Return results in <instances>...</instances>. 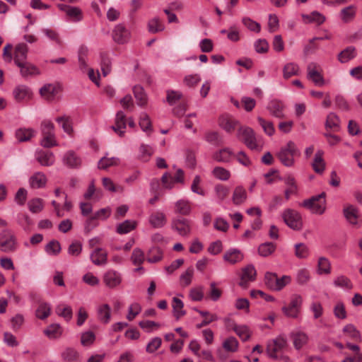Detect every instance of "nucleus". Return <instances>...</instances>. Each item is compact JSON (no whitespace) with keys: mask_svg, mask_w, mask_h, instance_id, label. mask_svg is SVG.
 Segmentation results:
<instances>
[{"mask_svg":"<svg viewBox=\"0 0 362 362\" xmlns=\"http://www.w3.org/2000/svg\"><path fill=\"white\" fill-rule=\"evenodd\" d=\"M148 28L150 33H156L163 31L165 29V26L158 18H153L149 21Z\"/></svg>","mask_w":362,"mask_h":362,"instance_id":"603ef678","label":"nucleus"},{"mask_svg":"<svg viewBox=\"0 0 362 362\" xmlns=\"http://www.w3.org/2000/svg\"><path fill=\"white\" fill-rule=\"evenodd\" d=\"M322 156H323L322 151H318L315 154V158H314V160H313L312 165H313V170L317 173H322L325 170V163L324 162Z\"/></svg>","mask_w":362,"mask_h":362,"instance_id":"4c0bfd02","label":"nucleus"},{"mask_svg":"<svg viewBox=\"0 0 362 362\" xmlns=\"http://www.w3.org/2000/svg\"><path fill=\"white\" fill-rule=\"evenodd\" d=\"M284 223L291 229L300 230L303 228V221L300 214L292 209H286L281 214Z\"/></svg>","mask_w":362,"mask_h":362,"instance_id":"39448f33","label":"nucleus"},{"mask_svg":"<svg viewBox=\"0 0 362 362\" xmlns=\"http://www.w3.org/2000/svg\"><path fill=\"white\" fill-rule=\"evenodd\" d=\"M13 96L18 103L28 101L33 98V91L25 85H18L13 90Z\"/></svg>","mask_w":362,"mask_h":362,"instance_id":"1a4fd4ad","label":"nucleus"},{"mask_svg":"<svg viewBox=\"0 0 362 362\" xmlns=\"http://www.w3.org/2000/svg\"><path fill=\"white\" fill-rule=\"evenodd\" d=\"M282 71L284 78L288 79L292 76L299 75L300 67L294 62H288L284 66Z\"/></svg>","mask_w":362,"mask_h":362,"instance_id":"c756f323","label":"nucleus"},{"mask_svg":"<svg viewBox=\"0 0 362 362\" xmlns=\"http://www.w3.org/2000/svg\"><path fill=\"white\" fill-rule=\"evenodd\" d=\"M237 137L251 150L260 151L262 149V144L259 138L256 136L254 130L249 127H240L238 129Z\"/></svg>","mask_w":362,"mask_h":362,"instance_id":"f03ea898","label":"nucleus"},{"mask_svg":"<svg viewBox=\"0 0 362 362\" xmlns=\"http://www.w3.org/2000/svg\"><path fill=\"white\" fill-rule=\"evenodd\" d=\"M256 276V270L253 265H247L243 269L240 286L245 288L249 281H254Z\"/></svg>","mask_w":362,"mask_h":362,"instance_id":"412c9836","label":"nucleus"},{"mask_svg":"<svg viewBox=\"0 0 362 362\" xmlns=\"http://www.w3.org/2000/svg\"><path fill=\"white\" fill-rule=\"evenodd\" d=\"M301 17L305 23H315L321 25L325 21V16L318 11H313L310 14H301Z\"/></svg>","mask_w":362,"mask_h":362,"instance_id":"a878e982","label":"nucleus"},{"mask_svg":"<svg viewBox=\"0 0 362 362\" xmlns=\"http://www.w3.org/2000/svg\"><path fill=\"white\" fill-rule=\"evenodd\" d=\"M339 125V117L333 112L329 113L327 117V120L325 123L326 128L336 131L338 129Z\"/></svg>","mask_w":362,"mask_h":362,"instance_id":"5fc2aeb1","label":"nucleus"},{"mask_svg":"<svg viewBox=\"0 0 362 362\" xmlns=\"http://www.w3.org/2000/svg\"><path fill=\"white\" fill-rule=\"evenodd\" d=\"M17 248L15 236L9 230H4L0 233V250L4 252H13Z\"/></svg>","mask_w":362,"mask_h":362,"instance_id":"0eeeda50","label":"nucleus"},{"mask_svg":"<svg viewBox=\"0 0 362 362\" xmlns=\"http://www.w3.org/2000/svg\"><path fill=\"white\" fill-rule=\"evenodd\" d=\"M284 107V104L278 100H271L267 106V109L272 116L280 119L285 117Z\"/></svg>","mask_w":362,"mask_h":362,"instance_id":"f3484780","label":"nucleus"},{"mask_svg":"<svg viewBox=\"0 0 362 362\" xmlns=\"http://www.w3.org/2000/svg\"><path fill=\"white\" fill-rule=\"evenodd\" d=\"M29 210L34 214L39 213L43 209L42 199L35 198L30 200L28 203Z\"/></svg>","mask_w":362,"mask_h":362,"instance_id":"052dcab7","label":"nucleus"},{"mask_svg":"<svg viewBox=\"0 0 362 362\" xmlns=\"http://www.w3.org/2000/svg\"><path fill=\"white\" fill-rule=\"evenodd\" d=\"M344 215L346 220L352 225H360V214L356 207L349 205L344 209Z\"/></svg>","mask_w":362,"mask_h":362,"instance_id":"aec40b11","label":"nucleus"},{"mask_svg":"<svg viewBox=\"0 0 362 362\" xmlns=\"http://www.w3.org/2000/svg\"><path fill=\"white\" fill-rule=\"evenodd\" d=\"M192 207L189 201L180 199L175 204V212L182 216H187L191 213Z\"/></svg>","mask_w":362,"mask_h":362,"instance_id":"cd10ccee","label":"nucleus"},{"mask_svg":"<svg viewBox=\"0 0 362 362\" xmlns=\"http://www.w3.org/2000/svg\"><path fill=\"white\" fill-rule=\"evenodd\" d=\"M36 131L32 128H20L16 131V137L20 142L29 141L36 135Z\"/></svg>","mask_w":362,"mask_h":362,"instance_id":"bb28decb","label":"nucleus"},{"mask_svg":"<svg viewBox=\"0 0 362 362\" xmlns=\"http://www.w3.org/2000/svg\"><path fill=\"white\" fill-rule=\"evenodd\" d=\"M153 153V150L150 146L145 144L141 145L139 148V158L142 161H148Z\"/></svg>","mask_w":362,"mask_h":362,"instance_id":"680f3d73","label":"nucleus"},{"mask_svg":"<svg viewBox=\"0 0 362 362\" xmlns=\"http://www.w3.org/2000/svg\"><path fill=\"white\" fill-rule=\"evenodd\" d=\"M310 279V274L308 269H301L296 274V281L300 285L307 284Z\"/></svg>","mask_w":362,"mask_h":362,"instance_id":"69168bd1","label":"nucleus"},{"mask_svg":"<svg viewBox=\"0 0 362 362\" xmlns=\"http://www.w3.org/2000/svg\"><path fill=\"white\" fill-rule=\"evenodd\" d=\"M119 164V158L116 157L107 158L106 156H103L98 163V168L107 169V168Z\"/></svg>","mask_w":362,"mask_h":362,"instance_id":"09e8293b","label":"nucleus"},{"mask_svg":"<svg viewBox=\"0 0 362 362\" xmlns=\"http://www.w3.org/2000/svg\"><path fill=\"white\" fill-rule=\"evenodd\" d=\"M356 13V7L354 5H350L342 8L339 13V17L344 23L351 22Z\"/></svg>","mask_w":362,"mask_h":362,"instance_id":"7c9ffc66","label":"nucleus"},{"mask_svg":"<svg viewBox=\"0 0 362 362\" xmlns=\"http://www.w3.org/2000/svg\"><path fill=\"white\" fill-rule=\"evenodd\" d=\"M127 126L126 115L123 111H118L116 114L115 117V125L112 126V129L119 134V136H122L124 134V129Z\"/></svg>","mask_w":362,"mask_h":362,"instance_id":"6ab92c4d","label":"nucleus"},{"mask_svg":"<svg viewBox=\"0 0 362 362\" xmlns=\"http://www.w3.org/2000/svg\"><path fill=\"white\" fill-rule=\"evenodd\" d=\"M28 47L25 43H20L15 47L14 52V62L17 66H21L24 62H26Z\"/></svg>","mask_w":362,"mask_h":362,"instance_id":"a211bd4d","label":"nucleus"},{"mask_svg":"<svg viewBox=\"0 0 362 362\" xmlns=\"http://www.w3.org/2000/svg\"><path fill=\"white\" fill-rule=\"evenodd\" d=\"M171 228L180 235L187 237L192 231V221L184 217H175L171 221Z\"/></svg>","mask_w":362,"mask_h":362,"instance_id":"6e6552de","label":"nucleus"},{"mask_svg":"<svg viewBox=\"0 0 362 362\" xmlns=\"http://www.w3.org/2000/svg\"><path fill=\"white\" fill-rule=\"evenodd\" d=\"M63 162L69 168H78L81 163V158L72 151H69L64 154Z\"/></svg>","mask_w":362,"mask_h":362,"instance_id":"c85d7f7f","label":"nucleus"},{"mask_svg":"<svg viewBox=\"0 0 362 362\" xmlns=\"http://www.w3.org/2000/svg\"><path fill=\"white\" fill-rule=\"evenodd\" d=\"M295 255L300 259L306 258L309 255V250L304 243H296L294 245Z\"/></svg>","mask_w":362,"mask_h":362,"instance_id":"e2e57ef3","label":"nucleus"},{"mask_svg":"<svg viewBox=\"0 0 362 362\" xmlns=\"http://www.w3.org/2000/svg\"><path fill=\"white\" fill-rule=\"evenodd\" d=\"M288 340L285 335L280 334L267 343L266 354L272 359L281 362H291L289 356L284 354L288 348Z\"/></svg>","mask_w":362,"mask_h":362,"instance_id":"f257e3e1","label":"nucleus"},{"mask_svg":"<svg viewBox=\"0 0 362 362\" xmlns=\"http://www.w3.org/2000/svg\"><path fill=\"white\" fill-rule=\"evenodd\" d=\"M205 139L207 142L219 146L223 144V139L217 132H209L205 134Z\"/></svg>","mask_w":362,"mask_h":362,"instance_id":"bf43d9fd","label":"nucleus"},{"mask_svg":"<svg viewBox=\"0 0 362 362\" xmlns=\"http://www.w3.org/2000/svg\"><path fill=\"white\" fill-rule=\"evenodd\" d=\"M112 38L118 44L127 43L130 38V32L123 24H118L112 31Z\"/></svg>","mask_w":362,"mask_h":362,"instance_id":"9d476101","label":"nucleus"},{"mask_svg":"<svg viewBox=\"0 0 362 362\" xmlns=\"http://www.w3.org/2000/svg\"><path fill=\"white\" fill-rule=\"evenodd\" d=\"M238 124V121L230 116H222L219 119V125L226 132H233Z\"/></svg>","mask_w":362,"mask_h":362,"instance_id":"393cba45","label":"nucleus"},{"mask_svg":"<svg viewBox=\"0 0 362 362\" xmlns=\"http://www.w3.org/2000/svg\"><path fill=\"white\" fill-rule=\"evenodd\" d=\"M55 120L62 126V128L64 132L69 135L71 134L73 132V127L71 119L69 117L64 115L57 117Z\"/></svg>","mask_w":362,"mask_h":362,"instance_id":"c03bdc74","label":"nucleus"},{"mask_svg":"<svg viewBox=\"0 0 362 362\" xmlns=\"http://www.w3.org/2000/svg\"><path fill=\"white\" fill-rule=\"evenodd\" d=\"M98 319L103 323L107 324L111 318V308L108 304H103L98 308Z\"/></svg>","mask_w":362,"mask_h":362,"instance_id":"c9c22d12","label":"nucleus"},{"mask_svg":"<svg viewBox=\"0 0 362 362\" xmlns=\"http://www.w3.org/2000/svg\"><path fill=\"white\" fill-rule=\"evenodd\" d=\"M235 153L230 148H223L213 154V158L220 163H228Z\"/></svg>","mask_w":362,"mask_h":362,"instance_id":"b1692460","label":"nucleus"},{"mask_svg":"<svg viewBox=\"0 0 362 362\" xmlns=\"http://www.w3.org/2000/svg\"><path fill=\"white\" fill-rule=\"evenodd\" d=\"M44 334L49 339H57L62 335V331L59 324H52L44 330Z\"/></svg>","mask_w":362,"mask_h":362,"instance_id":"79ce46f5","label":"nucleus"},{"mask_svg":"<svg viewBox=\"0 0 362 362\" xmlns=\"http://www.w3.org/2000/svg\"><path fill=\"white\" fill-rule=\"evenodd\" d=\"M122 280L121 274L113 269L107 270L103 276V282L110 288L118 286L121 284Z\"/></svg>","mask_w":362,"mask_h":362,"instance_id":"9b49d317","label":"nucleus"},{"mask_svg":"<svg viewBox=\"0 0 362 362\" xmlns=\"http://www.w3.org/2000/svg\"><path fill=\"white\" fill-rule=\"evenodd\" d=\"M59 91V86L58 85L47 83L40 89V94L46 100L52 101L54 99Z\"/></svg>","mask_w":362,"mask_h":362,"instance_id":"dca6fc26","label":"nucleus"},{"mask_svg":"<svg viewBox=\"0 0 362 362\" xmlns=\"http://www.w3.org/2000/svg\"><path fill=\"white\" fill-rule=\"evenodd\" d=\"M172 307L173 315L177 320H179L181 317L186 314L185 310L183 309V302L176 297L173 298Z\"/></svg>","mask_w":362,"mask_h":362,"instance_id":"ea45409f","label":"nucleus"},{"mask_svg":"<svg viewBox=\"0 0 362 362\" xmlns=\"http://www.w3.org/2000/svg\"><path fill=\"white\" fill-rule=\"evenodd\" d=\"M213 175L220 180L226 181L230 177V173L223 167H216L212 171Z\"/></svg>","mask_w":362,"mask_h":362,"instance_id":"13d9d810","label":"nucleus"},{"mask_svg":"<svg viewBox=\"0 0 362 362\" xmlns=\"http://www.w3.org/2000/svg\"><path fill=\"white\" fill-rule=\"evenodd\" d=\"M45 251L49 255H57L61 251V246L58 241H50L45 246Z\"/></svg>","mask_w":362,"mask_h":362,"instance_id":"774afa93","label":"nucleus"},{"mask_svg":"<svg viewBox=\"0 0 362 362\" xmlns=\"http://www.w3.org/2000/svg\"><path fill=\"white\" fill-rule=\"evenodd\" d=\"M20 68L21 74L23 77H28L31 76H36L40 74L39 69L33 64L24 62L21 66H18Z\"/></svg>","mask_w":362,"mask_h":362,"instance_id":"f704fd0d","label":"nucleus"},{"mask_svg":"<svg viewBox=\"0 0 362 362\" xmlns=\"http://www.w3.org/2000/svg\"><path fill=\"white\" fill-rule=\"evenodd\" d=\"M78 357V353L73 348H66L62 353V358L66 361H74Z\"/></svg>","mask_w":362,"mask_h":362,"instance_id":"338daca9","label":"nucleus"},{"mask_svg":"<svg viewBox=\"0 0 362 362\" xmlns=\"http://www.w3.org/2000/svg\"><path fill=\"white\" fill-rule=\"evenodd\" d=\"M90 259L96 266H105L107 263V252L102 247H96L90 252Z\"/></svg>","mask_w":362,"mask_h":362,"instance_id":"4468645a","label":"nucleus"},{"mask_svg":"<svg viewBox=\"0 0 362 362\" xmlns=\"http://www.w3.org/2000/svg\"><path fill=\"white\" fill-rule=\"evenodd\" d=\"M50 305L47 303H41L36 310V317L45 320L50 315Z\"/></svg>","mask_w":362,"mask_h":362,"instance_id":"3c124183","label":"nucleus"},{"mask_svg":"<svg viewBox=\"0 0 362 362\" xmlns=\"http://www.w3.org/2000/svg\"><path fill=\"white\" fill-rule=\"evenodd\" d=\"M333 284L335 287L349 291L353 288V284L350 279L344 275H339L334 278Z\"/></svg>","mask_w":362,"mask_h":362,"instance_id":"473e14b6","label":"nucleus"},{"mask_svg":"<svg viewBox=\"0 0 362 362\" xmlns=\"http://www.w3.org/2000/svg\"><path fill=\"white\" fill-rule=\"evenodd\" d=\"M247 199L246 190L242 186H238L235 188L233 194V202L235 205L243 204Z\"/></svg>","mask_w":362,"mask_h":362,"instance_id":"58836bf2","label":"nucleus"},{"mask_svg":"<svg viewBox=\"0 0 362 362\" xmlns=\"http://www.w3.org/2000/svg\"><path fill=\"white\" fill-rule=\"evenodd\" d=\"M182 98V93L180 91L174 90H166V101L170 105H174Z\"/></svg>","mask_w":362,"mask_h":362,"instance_id":"8fccbe9b","label":"nucleus"},{"mask_svg":"<svg viewBox=\"0 0 362 362\" xmlns=\"http://www.w3.org/2000/svg\"><path fill=\"white\" fill-rule=\"evenodd\" d=\"M238 341L234 337H228L222 344L223 348L228 352H236L238 349Z\"/></svg>","mask_w":362,"mask_h":362,"instance_id":"a18cd8bd","label":"nucleus"},{"mask_svg":"<svg viewBox=\"0 0 362 362\" xmlns=\"http://www.w3.org/2000/svg\"><path fill=\"white\" fill-rule=\"evenodd\" d=\"M223 259L225 261L233 264L240 262L243 259V255L238 249H230L225 253Z\"/></svg>","mask_w":362,"mask_h":362,"instance_id":"2f4dec72","label":"nucleus"},{"mask_svg":"<svg viewBox=\"0 0 362 362\" xmlns=\"http://www.w3.org/2000/svg\"><path fill=\"white\" fill-rule=\"evenodd\" d=\"M133 92L136 99L137 105L141 107L145 106L147 103V97L144 88L140 86H135L133 88Z\"/></svg>","mask_w":362,"mask_h":362,"instance_id":"a19ab883","label":"nucleus"},{"mask_svg":"<svg viewBox=\"0 0 362 362\" xmlns=\"http://www.w3.org/2000/svg\"><path fill=\"white\" fill-rule=\"evenodd\" d=\"M235 332L243 341H247L251 336V332L249 327L245 325H238Z\"/></svg>","mask_w":362,"mask_h":362,"instance_id":"4d7b16f0","label":"nucleus"},{"mask_svg":"<svg viewBox=\"0 0 362 362\" xmlns=\"http://www.w3.org/2000/svg\"><path fill=\"white\" fill-rule=\"evenodd\" d=\"M57 6L61 11H64L73 22H79L83 19L82 11L78 7L71 6L64 4H59Z\"/></svg>","mask_w":362,"mask_h":362,"instance_id":"f8f14e48","label":"nucleus"},{"mask_svg":"<svg viewBox=\"0 0 362 362\" xmlns=\"http://www.w3.org/2000/svg\"><path fill=\"white\" fill-rule=\"evenodd\" d=\"M276 249V245L272 243H264L258 247V252L262 257H268L272 254Z\"/></svg>","mask_w":362,"mask_h":362,"instance_id":"864d4df0","label":"nucleus"},{"mask_svg":"<svg viewBox=\"0 0 362 362\" xmlns=\"http://www.w3.org/2000/svg\"><path fill=\"white\" fill-rule=\"evenodd\" d=\"M325 197V192H322L318 195L304 200L303 206L309 209L313 213L321 215L326 210Z\"/></svg>","mask_w":362,"mask_h":362,"instance_id":"20e7f679","label":"nucleus"},{"mask_svg":"<svg viewBox=\"0 0 362 362\" xmlns=\"http://www.w3.org/2000/svg\"><path fill=\"white\" fill-rule=\"evenodd\" d=\"M46 175L41 172L35 173L29 179V184L33 189L42 188L46 185Z\"/></svg>","mask_w":362,"mask_h":362,"instance_id":"4be33fe9","label":"nucleus"},{"mask_svg":"<svg viewBox=\"0 0 362 362\" xmlns=\"http://www.w3.org/2000/svg\"><path fill=\"white\" fill-rule=\"evenodd\" d=\"M42 136L40 144L42 147L49 148L58 146L55 134H45Z\"/></svg>","mask_w":362,"mask_h":362,"instance_id":"de8ad7c7","label":"nucleus"},{"mask_svg":"<svg viewBox=\"0 0 362 362\" xmlns=\"http://www.w3.org/2000/svg\"><path fill=\"white\" fill-rule=\"evenodd\" d=\"M356 57V51L354 47L350 46L342 50L338 54V60L344 64L349 62Z\"/></svg>","mask_w":362,"mask_h":362,"instance_id":"72a5a7b5","label":"nucleus"},{"mask_svg":"<svg viewBox=\"0 0 362 362\" xmlns=\"http://www.w3.org/2000/svg\"><path fill=\"white\" fill-rule=\"evenodd\" d=\"M303 304V298L299 294H293L291 297L288 305L282 307L283 313L288 317L297 318Z\"/></svg>","mask_w":362,"mask_h":362,"instance_id":"423d86ee","label":"nucleus"},{"mask_svg":"<svg viewBox=\"0 0 362 362\" xmlns=\"http://www.w3.org/2000/svg\"><path fill=\"white\" fill-rule=\"evenodd\" d=\"M150 224L156 228H160L163 227L167 222L166 216L164 213L161 211H156L152 213L149 216Z\"/></svg>","mask_w":362,"mask_h":362,"instance_id":"5701e85b","label":"nucleus"},{"mask_svg":"<svg viewBox=\"0 0 362 362\" xmlns=\"http://www.w3.org/2000/svg\"><path fill=\"white\" fill-rule=\"evenodd\" d=\"M299 154V151L294 142L290 141L286 146L281 147L277 153V156L283 165L286 167H291L294 163L293 157Z\"/></svg>","mask_w":362,"mask_h":362,"instance_id":"7ed1b4c3","label":"nucleus"},{"mask_svg":"<svg viewBox=\"0 0 362 362\" xmlns=\"http://www.w3.org/2000/svg\"><path fill=\"white\" fill-rule=\"evenodd\" d=\"M136 223L134 221L126 220L117 226V233L127 234L136 228Z\"/></svg>","mask_w":362,"mask_h":362,"instance_id":"37998d69","label":"nucleus"},{"mask_svg":"<svg viewBox=\"0 0 362 362\" xmlns=\"http://www.w3.org/2000/svg\"><path fill=\"white\" fill-rule=\"evenodd\" d=\"M290 338L293 341V346L296 350H300L308 342V335L300 330L293 331L290 333Z\"/></svg>","mask_w":362,"mask_h":362,"instance_id":"ddd939ff","label":"nucleus"},{"mask_svg":"<svg viewBox=\"0 0 362 362\" xmlns=\"http://www.w3.org/2000/svg\"><path fill=\"white\" fill-rule=\"evenodd\" d=\"M55 312L59 316L62 317L67 322L72 319L73 311L69 305L59 304L56 307Z\"/></svg>","mask_w":362,"mask_h":362,"instance_id":"e433bc0d","label":"nucleus"},{"mask_svg":"<svg viewBox=\"0 0 362 362\" xmlns=\"http://www.w3.org/2000/svg\"><path fill=\"white\" fill-rule=\"evenodd\" d=\"M259 125L262 127L265 134L268 136H272L275 132L274 124L272 122L265 120L261 117H257Z\"/></svg>","mask_w":362,"mask_h":362,"instance_id":"6e6d98bb","label":"nucleus"},{"mask_svg":"<svg viewBox=\"0 0 362 362\" xmlns=\"http://www.w3.org/2000/svg\"><path fill=\"white\" fill-rule=\"evenodd\" d=\"M317 267L319 274H329L331 272V264L326 257H321L319 258Z\"/></svg>","mask_w":362,"mask_h":362,"instance_id":"49530a36","label":"nucleus"},{"mask_svg":"<svg viewBox=\"0 0 362 362\" xmlns=\"http://www.w3.org/2000/svg\"><path fill=\"white\" fill-rule=\"evenodd\" d=\"M139 126L145 132H150L152 130L150 118L145 112L141 113L140 116Z\"/></svg>","mask_w":362,"mask_h":362,"instance_id":"0e129e2a","label":"nucleus"},{"mask_svg":"<svg viewBox=\"0 0 362 362\" xmlns=\"http://www.w3.org/2000/svg\"><path fill=\"white\" fill-rule=\"evenodd\" d=\"M35 156L42 166H51L55 162L54 153L49 151L37 150Z\"/></svg>","mask_w":362,"mask_h":362,"instance_id":"2eb2a0df","label":"nucleus"}]
</instances>
